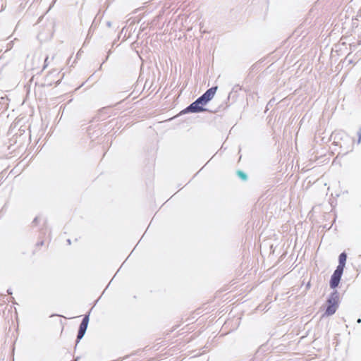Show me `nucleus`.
<instances>
[{
  "instance_id": "obj_10",
  "label": "nucleus",
  "mask_w": 361,
  "mask_h": 361,
  "mask_svg": "<svg viewBox=\"0 0 361 361\" xmlns=\"http://www.w3.org/2000/svg\"><path fill=\"white\" fill-rule=\"evenodd\" d=\"M48 59H49V57L47 56L46 59H44V65L43 66V69H45L48 66Z\"/></svg>"
},
{
  "instance_id": "obj_4",
  "label": "nucleus",
  "mask_w": 361,
  "mask_h": 361,
  "mask_svg": "<svg viewBox=\"0 0 361 361\" xmlns=\"http://www.w3.org/2000/svg\"><path fill=\"white\" fill-rule=\"evenodd\" d=\"M338 293L336 290H334L328 298L327 303L329 305H338Z\"/></svg>"
},
{
  "instance_id": "obj_11",
  "label": "nucleus",
  "mask_w": 361,
  "mask_h": 361,
  "mask_svg": "<svg viewBox=\"0 0 361 361\" xmlns=\"http://www.w3.org/2000/svg\"><path fill=\"white\" fill-rule=\"evenodd\" d=\"M39 221V217L37 216L34 219L32 224L35 225H37L38 224Z\"/></svg>"
},
{
  "instance_id": "obj_14",
  "label": "nucleus",
  "mask_w": 361,
  "mask_h": 361,
  "mask_svg": "<svg viewBox=\"0 0 361 361\" xmlns=\"http://www.w3.org/2000/svg\"><path fill=\"white\" fill-rule=\"evenodd\" d=\"M357 323H359V324H360V323H361V319H360V318H359V319L357 320Z\"/></svg>"
},
{
  "instance_id": "obj_12",
  "label": "nucleus",
  "mask_w": 361,
  "mask_h": 361,
  "mask_svg": "<svg viewBox=\"0 0 361 361\" xmlns=\"http://www.w3.org/2000/svg\"><path fill=\"white\" fill-rule=\"evenodd\" d=\"M357 134H358V141H357V142L360 143V142H361V128H360Z\"/></svg>"
},
{
  "instance_id": "obj_9",
  "label": "nucleus",
  "mask_w": 361,
  "mask_h": 361,
  "mask_svg": "<svg viewBox=\"0 0 361 361\" xmlns=\"http://www.w3.org/2000/svg\"><path fill=\"white\" fill-rule=\"evenodd\" d=\"M237 175L243 180H246L247 179V174L245 172H243V171H240V170L237 171Z\"/></svg>"
},
{
  "instance_id": "obj_2",
  "label": "nucleus",
  "mask_w": 361,
  "mask_h": 361,
  "mask_svg": "<svg viewBox=\"0 0 361 361\" xmlns=\"http://www.w3.org/2000/svg\"><path fill=\"white\" fill-rule=\"evenodd\" d=\"M88 323H89V315H85L80 324V326H79V330H78V336H77V343H79L80 340H81L86 331H87V326H88Z\"/></svg>"
},
{
  "instance_id": "obj_7",
  "label": "nucleus",
  "mask_w": 361,
  "mask_h": 361,
  "mask_svg": "<svg viewBox=\"0 0 361 361\" xmlns=\"http://www.w3.org/2000/svg\"><path fill=\"white\" fill-rule=\"evenodd\" d=\"M347 259V255L345 252H342L340 254L338 257V265L345 267V262Z\"/></svg>"
},
{
  "instance_id": "obj_1",
  "label": "nucleus",
  "mask_w": 361,
  "mask_h": 361,
  "mask_svg": "<svg viewBox=\"0 0 361 361\" xmlns=\"http://www.w3.org/2000/svg\"><path fill=\"white\" fill-rule=\"evenodd\" d=\"M218 87H212L208 89L202 96L198 97L195 102L190 104L182 112L183 113H200L207 111L203 106L206 105L214 97Z\"/></svg>"
},
{
  "instance_id": "obj_6",
  "label": "nucleus",
  "mask_w": 361,
  "mask_h": 361,
  "mask_svg": "<svg viewBox=\"0 0 361 361\" xmlns=\"http://www.w3.org/2000/svg\"><path fill=\"white\" fill-rule=\"evenodd\" d=\"M338 307V305H329V304H328V306H327V308L326 310L325 314L326 315H328V316L334 314L336 312Z\"/></svg>"
},
{
  "instance_id": "obj_3",
  "label": "nucleus",
  "mask_w": 361,
  "mask_h": 361,
  "mask_svg": "<svg viewBox=\"0 0 361 361\" xmlns=\"http://www.w3.org/2000/svg\"><path fill=\"white\" fill-rule=\"evenodd\" d=\"M88 323H89V315H85L80 324V326H79V330H78V336H77V343H79L80 340H81L86 331H87V326H88Z\"/></svg>"
},
{
  "instance_id": "obj_13",
  "label": "nucleus",
  "mask_w": 361,
  "mask_h": 361,
  "mask_svg": "<svg viewBox=\"0 0 361 361\" xmlns=\"http://www.w3.org/2000/svg\"><path fill=\"white\" fill-rule=\"evenodd\" d=\"M67 242H68V245H71V240H70V239H68V240H67Z\"/></svg>"
},
{
  "instance_id": "obj_5",
  "label": "nucleus",
  "mask_w": 361,
  "mask_h": 361,
  "mask_svg": "<svg viewBox=\"0 0 361 361\" xmlns=\"http://www.w3.org/2000/svg\"><path fill=\"white\" fill-rule=\"evenodd\" d=\"M340 281H341V278L332 274V276L331 277V280H330V287L331 288H336L338 286Z\"/></svg>"
},
{
  "instance_id": "obj_8",
  "label": "nucleus",
  "mask_w": 361,
  "mask_h": 361,
  "mask_svg": "<svg viewBox=\"0 0 361 361\" xmlns=\"http://www.w3.org/2000/svg\"><path fill=\"white\" fill-rule=\"evenodd\" d=\"M343 269H344L343 267L337 266L336 270L333 273V275H334L336 276H338L339 278L341 279V276H342V274H343Z\"/></svg>"
}]
</instances>
